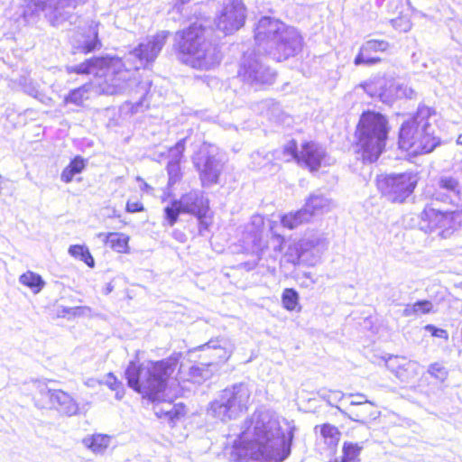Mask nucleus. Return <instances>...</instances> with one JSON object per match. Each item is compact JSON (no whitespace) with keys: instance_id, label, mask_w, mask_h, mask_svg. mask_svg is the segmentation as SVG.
<instances>
[{"instance_id":"3","label":"nucleus","mask_w":462,"mask_h":462,"mask_svg":"<svg viewBox=\"0 0 462 462\" xmlns=\"http://www.w3.org/2000/svg\"><path fill=\"white\" fill-rule=\"evenodd\" d=\"M177 365L176 356L142 364L132 361L125 373L127 384L151 402L159 401L160 394L164 391L166 383L174 373Z\"/></svg>"},{"instance_id":"24","label":"nucleus","mask_w":462,"mask_h":462,"mask_svg":"<svg viewBox=\"0 0 462 462\" xmlns=\"http://www.w3.org/2000/svg\"><path fill=\"white\" fill-rule=\"evenodd\" d=\"M310 219L306 215V211L302 208L297 211L288 212L281 217V224L288 229H294L307 222Z\"/></svg>"},{"instance_id":"43","label":"nucleus","mask_w":462,"mask_h":462,"mask_svg":"<svg viewBox=\"0 0 462 462\" xmlns=\"http://www.w3.org/2000/svg\"><path fill=\"white\" fill-rule=\"evenodd\" d=\"M424 329L430 332L433 337L448 339V334L445 329L438 328L433 325H426Z\"/></svg>"},{"instance_id":"48","label":"nucleus","mask_w":462,"mask_h":462,"mask_svg":"<svg viewBox=\"0 0 462 462\" xmlns=\"http://www.w3.org/2000/svg\"><path fill=\"white\" fill-rule=\"evenodd\" d=\"M291 251H294L297 255H298V259H300V255H301V253H302V250L300 248H299L297 245H294L292 247L290 248Z\"/></svg>"},{"instance_id":"40","label":"nucleus","mask_w":462,"mask_h":462,"mask_svg":"<svg viewBox=\"0 0 462 462\" xmlns=\"http://www.w3.org/2000/svg\"><path fill=\"white\" fill-rule=\"evenodd\" d=\"M105 384L108 386L111 390L116 391V398L117 400H121L124 396V392L119 391L118 389L121 388V383L117 381V379L114 376L113 374L109 373L106 375Z\"/></svg>"},{"instance_id":"12","label":"nucleus","mask_w":462,"mask_h":462,"mask_svg":"<svg viewBox=\"0 0 462 462\" xmlns=\"http://www.w3.org/2000/svg\"><path fill=\"white\" fill-rule=\"evenodd\" d=\"M462 223V211H441L431 205H426L420 215V226L425 232L438 231L446 238L457 231Z\"/></svg>"},{"instance_id":"10","label":"nucleus","mask_w":462,"mask_h":462,"mask_svg":"<svg viewBox=\"0 0 462 462\" xmlns=\"http://www.w3.org/2000/svg\"><path fill=\"white\" fill-rule=\"evenodd\" d=\"M417 172L383 173L375 178V187L383 198L393 204H402L411 197L419 182Z\"/></svg>"},{"instance_id":"21","label":"nucleus","mask_w":462,"mask_h":462,"mask_svg":"<svg viewBox=\"0 0 462 462\" xmlns=\"http://www.w3.org/2000/svg\"><path fill=\"white\" fill-rule=\"evenodd\" d=\"M54 318L73 320L77 318L90 317L92 310L88 306L56 305L53 309Z\"/></svg>"},{"instance_id":"1","label":"nucleus","mask_w":462,"mask_h":462,"mask_svg":"<svg viewBox=\"0 0 462 462\" xmlns=\"http://www.w3.org/2000/svg\"><path fill=\"white\" fill-rule=\"evenodd\" d=\"M294 430L289 426L285 433L273 412L256 410L245 420L230 457L236 462H282L291 454Z\"/></svg>"},{"instance_id":"26","label":"nucleus","mask_w":462,"mask_h":462,"mask_svg":"<svg viewBox=\"0 0 462 462\" xmlns=\"http://www.w3.org/2000/svg\"><path fill=\"white\" fill-rule=\"evenodd\" d=\"M69 254L75 259L82 261L88 267H95V260L85 245H73L69 247Z\"/></svg>"},{"instance_id":"27","label":"nucleus","mask_w":462,"mask_h":462,"mask_svg":"<svg viewBox=\"0 0 462 462\" xmlns=\"http://www.w3.org/2000/svg\"><path fill=\"white\" fill-rule=\"evenodd\" d=\"M402 362L403 365H401L395 376L402 382L408 383L419 374L420 365L415 361L408 359Z\"/></svg>"},{"instance_id":"25","label":"nucleus","mask_w":462,"mask_h":462,"mask_svg":"<svg viewBox=\"0 0 462 462\" xmlns=\"http://www.w3.org/2000/svg\"><path fill=\"white\" fill-rule=\"evenodd\" d=\"M156 402V401L154 402ZM154 412L157 417H166L172 420L182 414V408L179 405L172 404L171 402H161V398L153 407Z\"/></svg>"},{"instance_id":"47","label":"nucleus","mask_w":462,"mask_h":462,"mask_svg":"<svg viewBox=\"0 0 462 462\" xmlns=\"http://www.w3.org/2000/svg\"><path fill=\"white\" fill-rule=\"evenodd\" d=\"M33 6L35 11H43L47 7L45 1H33Z\"/></svg>"},{"instance_id":"19","label":"nucleus","mask_w":462,"mask_h":462,"mask_svg":"<svg viewBox=\"0 0 462 462\" xmlns=\"http://www.w3.org/2000/svg\"><path fill=\"white\" fill-rule=\"evenodd\" d=\"M32 387L36 393L33 396L34 405L39 409H51L53 406L54 394L56 389H51L45 381L35 380L32 382Z\"/></svg>"},{"instance_id":"33","label":"nucleus","mask_w":462,"mask_h":462,"mask_svg":"<svg viewBox=\"0 0 462 462\" xmlns=\"http://www.w3.org/2000/svg\"><path fill=\"white\" fill-rule=\"evenodd\" d=\"M20 282L23 286L30 287L32 289H41L45 284L41 275L32 271H27L24 273H23L20 276Z\"/></svg>"},{"instance_id":"29","label":"nucleus","mask_w":462,"mask_h":462,"mask_svg":"<svg viewBox=\"0 0 462 462\" xmlns=\"http://www.w3.org/2000/svg\"><path fill=\"white\" fill-rule=\"evenodd\" d=\"M320 434L326 445L331 448L337 447L340 440V431L336 426L329 423L320 426Z\"/></svg>"},{"instance_id":"5","label":"nucleus","mask_w":462,"mask_h":462,"mask_svg":"<svg viewBox=\"0 0 462 462\" xmlns=\"http://www.w3.org/2000/svg\"><path fill=\"white\" fill-rule=\"evenodd\" d=\"M436 112L430 107H420L412 119L404 122L399 133V147L410 155L418 156L431 152L441 141L431 129V118ZM435 123L436 120H433Z\"/></svg>"},{"instance_id":"6","label":"nucleus","mask_w":462,"mask_h":462,"mask_svg":"<svg viewBox=\"0 0 462 462\" xmlns=\"http://www.w3.org/2000/svg\"><path fill=\"white\" fill-rule=\"evenodd\" d=\"M254 38L258 44H267L278 61L294 56L301 47V37L294 29L269 16H263L258 21Z\"/></svg>"},{"instance_id":"14","label":"nucleus","mask_w":462,"mask_h":462,"mask_svg":"<svg viewBox=\"0 0 462 462\" xmlns=\"http://www.w3.org/2000/svg\"><path fill=\"white\" fill-rule=\"evenodd\" d=\"M390 43L385 40L370 39L365 42L359 48L354 59L356 66H373L382 62L380 53L387 51Z\"/></svg>"},{"instance_id":"4","label":"nucleus","mask_w":462,"mask_h":462,"mask_svg":"<svg viewBox=\"0 0 462 462\" xmlns=\"http://www.w3.org/2000/svg\"><path fill=\"white\" fill-rule=\"evenodd\" d=\"M386 116L374 110L360 115L355 129V151L363 162H374L385 151L390 132Z\"/></svg>"},{"instance_id":"44","label":"nucleus","mask_w":462,"mask_h":462,"mask_svg":"<svg viewBox=\"0 0 462 462\" xmlns=\"http://www.w3.org/2000/svg\"><path fill=\"white\" fill-rule=\"evenodd\" d=\"M373 413L366 411V409L363 408L361 412L358 411H353L352 415L350 416V419L354 421L360 422L362 424L365 423V419L367 417L372 416Z\"/></svg>"},{"instance_id":"30","label":"nucleus","mask_w":462,"mask_h":462,"mask_svg":"<svg viewBox=\"0 0 462 462\" xmlns=\"http://www.w3.org/2000/svg\"><path fill=\"white\" fill-rule=\"evenodd\" d=\"M363 445L353 442H345L342 447L343 456L340 462H359L358 457Z\"/></svg>"},{"instance_id":"39","label":"nucleus","mask_w":462,"mask_h":462,"mask_svg":"<svg viewBox=\"0 0 462 462\" xmlns=\"http://www.w3.org/2000/svg\"><path fill=\"white\" fill-rule=\"evenodd\" d=\"M439 187L448 191L459 193L458 181L452 177H445L439 180Z\"/></svg>"},{"instance_id":"34","label":"nucleus","mask_w":462,"mask_h":462,"mask_svg":"<svg viewBox=\"0 0 462 462\" xmlns=\"http://www.w3.org/2000/svg\"><path fill=\"white\" fill-rule=\"evenodd\" d=\"M86 92L87 88L85 86L76 88L70 90L69 94L64 97V103L82 106L85 100Z\"/></svg>"},{"instance_id":"41","label":"nucleus","mask_w":462,"mask_h":462,"mask_svg":"<svg viewBox=\"0 0 462 462\" xmlns=\"http://www.w3.org/2000/svg\"><path fill=\"white\" fill-rule=\"evenodd\" d=\"M347 397L351 398L350 405L353 406H363L365 404H370L374 406V402L367 400L365 395L361 393L346 394Z\"/></svg>"},{"instance_id":"8","label":"nucleus","mask_w":462,"mask_h":462,"mask_svg":"<svg viewBox=\"0 0 462 462\" xmlns=\"http://www.w3.org/2000/svg\"><path fill=\"white\" fill-rule=\"evenodd\" d=\"M252 403V390L245 383H235L222 390L209 403L208 414L227 421L238 418L247 411Z\"/></svg>"},{"instance_id":"17","label":"nucleus","mask_w":462,"mask_h":462,"mask_svg":"<svg viewBox=\"0 0 462 462\" xmlns=\"http://www.w3.org/2000/svg\"><path fill=\"white\" fill-rule=\"evenodd\" d=\"M98 237H103L105 246L115 253L120 254H128L131 253L129 245L130 236L124 232H107L98 234Z\"/></svg>"},{"instance_id":"13","label":"nucleus","mask_w":462,"mask_h":462,"mask_svg":"<svg viewBox=\"0 0 462 462\" xmlns=\"http://www.w3.org/2000/svg\"><path fill=\"white\" fill-rule=\"evenodd\" d=\"M246 8L241 0H229L217 16V26L226 34H231L242 28L245 22Z\"/></svg>"},{"instance_id":"15","label":"nucleus","mask_w":462,"mask_h":462,"mask_svg":"<svg viewBox=\"0 0 462 462\" xmlns=\"http://www.w3.org/2000/svg\"><path fill=\"white\" fill-rule=\"evenodd\" d=\"M102 48V42L98 36L97 25L88 24L79 28L75 51L82 54H89Z\"/></svg>"},{"instance_id":"9","label":"nucleus","mask_w":462,"mask_h":462,"mask_svg":"<svg viewBox=\"0 0 462 462\" xmlns=\"http://www.w3.org/2000/svg\"><path fill=\"white\" fill-rule=\"evenodd\" d=\"M163 213L165 222L170 226H173L178 222L182 213L194 216L199 221L200 232L208 228L212 219L208 199L196 191L184 193L180 199H172L164 208Z\"/></svg>"},{"instance_id":"2","label":"nucleus","mask_w":462,"mask_h":462,"mask_svg":"<svg viewBox=\"0 0 462 462\" xmlns=\"http://www.w3.org/2000/svg\"><path fill=\"white\" fill-rule=\"evenodd\" d=\"M169 36V32L162 31L146 42L139 43L129 53L132 58L129 59L130 63H134V60L139 61V65L132 68H126L123 60L117 56L101 55L92 56L74 66H68L66 72L69 75H93L100 79L98 87L103 93L116 95L134 79L132 70L146 69L156 60Z\"/></svg>"},{"instance_id":"49","label":"nucleus","mask_w":462,"mask_h":462,"mask_svg":"<svg viewBox=\"0 0 462 462\" xmlns=\"http://www.w3.org/2000/svg\"><path fill=\"white\" fill-rule=\"evenodd\" d=\"M144 189H151V187L148 184L144 183Z\"/></svg>"},{"instance_id":"38","label":"nucleus","mask_w":462,"mask_h":462,"mask_svg":"<svg viewBox=\"0 0 462 462\" xmlns=\"http://www.w3.org/2000/svg\"><path fill=\"white\" fill-rule=\"evenodd\" d=\"M208 372L204 370L203 368L192 365L189 368V381H191L195 383H200L202 381L206 380L208 377Z\"/></svg>"},{"instance_id":"37","label":"nucleus","mask_w":462,"mask_h":462,"mask_svg":"<svg viewBox=\"0 0 462 462\" xmlns=\"http://www.w3.org/2000/svg\"><path fill=\"white\" fill-rule=\"evenodd\" d=\"M428 373L439 382H444L448 377L447 369L439 363L431 364L429 366Z\"/></svg>"},{"instance_id":"23","label":"nucleus","mask_w":462,"mask_h":462,"mask_svg":"<svg viewBox=\"0 0 462 462\" xmlns=\"http://www.w3.org/2000/svg\"><path fill=\"white\" fill-rule=\"evenodd\" d=\"M87 160L80 155L74 156L69 164L62 170L60 180L64 183H70L75 175L81 173L87 167Z\"/></svg>"},{"instance_id":"31","label":"nucleus","mask_w":462,"mask_h":462,"mask_svg":"<svg viewBox=\"0 0 462 462\" xmlns=\"http://www.w3.org/2000/svg\"><path fill=\"white\" fill-rule=\"evenodd\" d=\"M432 303L429 300H419L412 305H407L403 310V316H420L429 313L432 310Z\"/></svg>"},{"instance_id":"46","label":"nucleus","mask_w":462,"mask_h":462,"mask_svg":"<svg viewBox=\"0 0 462 462\" xmlns=\"http://www.w3.org/2000/svg\"><path fill=\"white\" fill-rule=\"evenodd\" d=\"M251 224L254 226L256 231L260 232L263 226L264 221L262 217L257 216L254 217Z\"/></svg>"},{"instance_id":"28","label":"nucleus","mask_w":462,"mask_h":462,"mask_svg":"<svg viewBox=\"0 0 462 462\" xmlns=\"http://www.w3.org/2000/svg\"><path fill=\"white\" fill-rule=\"evenodd\" d=\"M227 346L228 343L226 339L217 338L208 341L203 347L215 350L216 357L221 361H226L230 357L232 352Z\"/></svg>"},{"instance_id":"22","label":"nucleus","mask_w":462,"mask_h":462,"mask_svg":"<svg viewBox=\"0 0 462 462\" xmlns=\"http://www.w3.org/2000/svg\"><path fill=\"white\" fill-rule=\"evenodd\" d=\"M111 442V437L105 434H93L85 437L82 444L94 454H103Z\"/></svg>"},{"instance_id":"11","label":"nucleus","mask_w":462,"mask_h":462,"mask_svg":"<svg viewBox=\"0 0 462 462\" xmlns=\"http://www.w3.org/2000/svg\"><path fill=\"white\" fill-rule=\"evenodd\" d=\"M283 153L290 155L298 166L317 172L326 165L325 149L313 140H305L300 145L294 139L283 146Z\"/></svg>"},{"instance_id":"20","label":"nucleus","mask_w":462,"mask_h":462,"mask_svg":"<svg viewBox=\"0 0 462 462\" xmlns=\"http://www.w3.org/2000/svg\"><path fill=\"white\" fill-rule=\"evenodd\" d=\"M53 398V406L51 409H54L66 416H73L78 413L79 405L77 402L66 392L57 390V393L54 394Z\"/></svg>"},{"instance_id":"36","label":"nucleus","mask_w":462,"mask_h":462,"mask_svg":"<svg viewBox=\"0 0 462 462\" xmlns=\"http://www.w3.org/2000/svg\"><path fill=\"white\" fill-rule=\"evenodd\" d=\"M385 366L395 375L401 365H403L402 361H406L407 358L399 356H388L383 357Z\"/></svg>"},{"instance_id":"7","label":"nucleus","mask_w":462,"mask_h":462,"mask_svg":"<svg viewBox=\"0 0 462 462\" xmlns=\"http://www.w3.org/2000/svg\"><path fill=\"white\" fill-rule=\"evenodd\" d=\"M208 27L200 21L175 32L173 49L183 63L197 69L209 67Z\"/></svg>"},{"instance_id":"16","label":"nucleus","mask_w":462,"mask_h":462,"mask_svg":"<svg viewBox=\"0 0 462 462\" xmlns=\"http://www.w3.org/2000/svg\"><path fill=\"white\" fill-rule=\"evenodd\" d=\"M185 143L186 139H181L169 149V152H175L174 157L171 161H169L166 165V171L168 175L167 188L169 189H173V187L177 183H179L183 177L180 162L183 158L185 151Z\"/></svg>"},{"instance_id":"32","label":"nucleus","mask_w":462,"mask_h":462,"mask_svg":"<svg viewBox=\"0 0 462 462\" xmlns=\"http://www.w3.org/2000/svg\"><path fill=\"white\" fill-rule=\"evenodd\" d=\"M325 207V199L321 196L311 195L308 198L302 209L306 211V215L310 217L321 211Z\"/></svg>"},{"instance_id":"18","label":"nucleus","mask_w":462,"mask_h":462,"mask_svg":"<svg viewBox=\"0 0 462 462\" xmlns=\"http://www.w3.org/2000/svg\"><path fill=\"white\" fill-rule=\"evenodd\" d=\"M202 185L210 186L217 183L220 171L212 156H206L196 164Z\"/></svg>"},{"instance_id":"35","label":"nucleus","mask_w":462,"mask_h":462,"mask_svg":"<svg viewBox=\"0 0 462 462\" xmlns=\"http://www.w3.org/2000/svg\"><path fill=\"white\" fill-rule=\"evenodd\" d=\"M283 307L288 310H300L297 291H284L282 297Z\"/></svg>"},{"instance_id":"45","label":"nucleus","mask_w":462,"mask_h":462,"mask_svg":"<svg viewBox=\"0 0 462 462\" xmlns=\"http://www.w3.org/2000/svg\"><path fill=\"white\" fill-rule=\"evenodd\" d=\"M346 394H344L342 392L339 391H330L328 394H325L323 396L324 399H327L329 404L332 405L333 401H340L344 397H346Z\"/></svg>"},{"instance_id":"42","label":"nucleus","mask_w":462,"mask_h":462,"mask_svg":"<svg viewBox=\"0 0 462 462\" xmlns=\"http://www.w3.org/2000/svg\"><path fill=\"white\" fill-rule=\"evenodd\" d=\"M145 210L144 205L141 200L128 199L125 203V211L127 213H139Z\"/></svg>"}]
</instances>
